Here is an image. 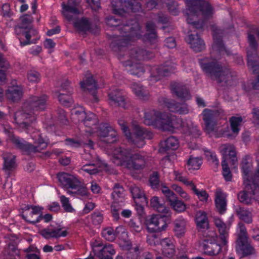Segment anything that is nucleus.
Listing matches in <instances>:
<instances>
[{
	"instance_id": "09e8293b",
	"label": "nucleus",
	"mask_w": 259,
	"mask_h": 259,
	"mask_svg": "<svg viewBox=\"0 0 259 259\" xmlns=\"http://www.w3.org/2000/svg\"><path fill=\"white\" fill-rule=\"evenodd\" d=\"M242 121L241 117L233 116L230 119L231 127L234 133H238L240 130V126Z\"/></svg>"
},
{
	"instance_id": "423d86ee",
	"label": "nucleus",
	"mask_w": 259,
	"mask_h": 259,
	"mask_svg": "<svg viewBox=\"0 0 259 259\" xmlns=\"http://www.w3.org/2000/svg\"><path fill=\"white\" fill-rule=\"evenodd\" d=\"M186 8L184 13L187 23L192 28L202 27L204 22L212 17L214 9L205 0H185Z\"/></svg>"
},
{
	"instance_id": "69168bd1",
	"label": "nucleus",
	"mask_w": 259,
	"mask_h": 259,
	"mask_svg": "<svg viewBox=\"0 0 259 259\" xmlns=\"http://www.w3.org/2000/svg\"><path fill=\"white\" fill-rule=\"evenodd\" d=\"M177 156L176 155L172 152L171 153H166L165 155L164 156V157L162 159L164 162L166 161H174L176 160Z\"/></svg>"
},
{
	"instance_id": "49530a36",
	"label": "nucleus",
	"mask_w": 259,
	"mask_h": 259,
	"mask_svg": "<svg viewBox=\"0 0 259 259\" xmlns=\"http://www.w3.org/2000/svg\"><path fill=\"white\" fill-rule=\"evenodd\" d=\"M149 182L150 186L153 189L158 190L160 186L159 175L157 171H153L149 176Z\"/></svg>"
},
{
	"instance_id": "4c0bfd02",
	"label": "nucleus",
	"mask_w": 259,
	"mask_h": 259,
	"mask_svg": "<svg viewBox=\"0 0 259 259\" xmlns=\"http://www.w3.org/2000/svg\"><path fill=\"white\" fill-rule=\"evenodd\" d=\"M174 232L175 235L179 237H182L186 231V223L184 219H177L174 222Z\"/></svg>"
},
{
	"instance_id": "c03bdc74",
	"label": "nucleus",
	"mask_w": 259,
	"mask_h": 259,
	"mask_svg": "<svg viewBox=\"0 0 259 259\" xmlns=\"http://www.w3.org/2000/svg\"><path fill=\"white\" fill-rule=\"evenodd\" d=\"M236 212L239 218L244 222L249 224L252 222L251 213L243 207H238L236 209Z\"/></svg>"
},
{
	"instance_id": "dca6fc26",
	"label": "nucleus",
	"mask_w": 259,
	"mask_h": 259,
	"mask_svg": "<svg viewBox=\"0 0 259 259\" xmlns=\"http://www.w3.org/2000/svg\"><path fill=\"white\" fill-rule=\"evenodd\" d=\"M6 79V74L4 70H0V85L4 82ZM16 81L12 82V85L9 86L6 90L5 94L3 90L0 87V100H2L5 95L7 98L12 101L19 100L23 96V89L21 87L15 84Z\"/></svg>"
},
{
	"instance_id": "ddd939ff",
	"label": "nucleus",
	"mask_w": 259,
	"mask_h": 259,
	"mask_svg": "<svg viewBox=\"0 0 259 259\" xmlns=\"http://www.w3.org/2000/svg\"><path fill=\"white\" fill-rule=\"evenodd\" d=\"M216 113L211 110L205 109L202 112L203 120L205 122L204 129L206 133L211 137L218 138L221 136H229L226 131H223V128L217 126L214 121Z\"/></svg>"
},
{
	"instance_id": "c9c22d12",
	"label": "nucleus",
	"mask_w": 259,
	"mask_h": 259,
	"mask_svg": "<svg viewBox=\"0 0 259 259\" xmlns=\"http://www.w3.org/2000/svg\"><path fill=\"white\" fill-rule=\"evenodd\" d=\"M131 88L135 95L140 99L146 100L149 96L148 91L140 83H132Z\"/></svg>"
},
{
	"instance_id": "0eeeda50",
	"label": "nucleus",
	"mask_w": 259,
	"mask_h": 259,
	"mask_svg": "<svg viewBox=\"0 0 259 259\" xmlns=\"http://www.w3.org/2000/svg\"><path fill=\"white\" fill-rule=\"evenodd\" d=\"M47 97L32 96L24 103L22 109L15 113L14 118L16 123L22 127H25L28 132H30L32 127L29 123H33L35 121V116L31 114L35 111L43 110L46 108Z\"/></svg>"
},
{
	"instance_id": "bf43d9fd",
	"label": "nucleus",
	"mask_w": 259,
	"mask_h": 259,
	"mask_svg": "<svg viewBox=\"0 0 259 259\" xmlns=\"http://www.w3.org/2000/svg\"><path fill=\"white\" fill-rule=\"evenodd\" d=\"M252 122L253 124L259 126V109L254 108L251 111Z\"/></svg>"
},
{
	"instance_id": "5fc2aeb1",
	"label": "nucleus",
	"mask_w": 259,
	"mask_h": 259,
	"mask_svg": "<svg viewBox=\"0 0 259 259\" xmlns=\"http://www.w3.org/2000/svg\"><path fill=\"white\" fill-rule=\"evenodd\" d=\"M192 190L194 193L198 196L201 201H207L208 194L207 193L205 190H202L199 191L196 187L195 184L191 187Z\"/></svg>"
},
{
	"instance_id": "72a5a7b5",
	"label": "nucleus",
	"mask_w": 259,
	"mask_h": 259,
	"mask_svg": "<svg viewBox=\"0 0 259 259\" xmlns=\"http://www.w3.org/2000/svg\"><path fill=\"white\" fill-rule=\"evenodd\" d=\"M241 168L243 174V184H258V179L255 178L254 176L249 178L252 169L251 163H241Z\"/></svg>"
},
{
	"instance_id": "79ce46f5",
	"label": "nucleus",
	"mask_w": 259,
	"mask_h": 259,
	"mask_svg": "<svg viewBox=\"0 0 259 259\" xmlns=\"http://www.w3.org/2000/svg\"><path fill=\"white\" fill-rule=\"evenodd\" d=\"M77 186L72 188V190H68L67 193L69 194L72 195L73 196H88L89 195V192L85 187H84L81 181L78 180V184H77Z\"/></svg>"
},
{
	"instance_id": "f704fd0d",
	"label": "nucleus",
	"mask_w": 259,
	"mask_h": 259,
	"mask_svg": "<svg viewBox=\"0 0 259 259\" xmlns=\"http://www.w3.org/2000/svg\"><path fill=\"white\" fill-rule=\"evenodd\" d=\"M221 152L223 156L222 162H236L237 160L234 148L231 145H223Z\"/></svg>"
},
{
	"instance_id": "3c124183",
	"label": "nucleus",
	"mask_w": 259,
	"mask_h": 259,
	"mask_svg": "<svg viewBox=\"0 0 259 259\" xmlns=\"http://www.w3.org/2000/svg\"><path fill=\"white\" fill-rule=\"evenodd\" d=\"M170 205L177 212H183L186 208L185 204L182 201L178 200V198L171 202Z\"/></svg>"
},
{
	"instance_id": "6e6552de",
	"label": "nucleus",
	"mask_w": 259,
	"mask_h": 259,
	"mask_svg": "<svg viewBox=\"0 0 259 259\" xmlns=\"http://www.w3.org/2000/svg\"><path fill=\"white\" fill-rule=\"evenodd\" d=\"M118 124L128 142L138 148H142L145 145V140L150 139L153 135L151 132L134 123L132 125L133 134H132L122 119L118 120Z\"/></svg>"
},
{
	"instance_id": "c85d7f7f",
	"label": "nucleus",
	"mask_w": 259,
	"mask_h": 259,
	"mask_svg": "<svg viewBox=\"0 0 259 259\" xmlns=\"http://www.w3.org/2000/svg\"><path fill=\"white\" fill-rule=\"evenodd\" d=\"M171 89L172 93L182 100H187L191 98V95L185 85L173 82L171 84Z\"/></svg>"
},
{
	"instance_id": "f257e3e1",
	"label": "nucleus",
	"mask_w": 259,
	"mask_h": 259,
	"mask_svg": "<svg viewBox=\"0 0 259 259\" xmlns=\"http://www.w3.org/2000/svg\"><path fill=\"white\" fill-rule=\"evenodd\" d=\"M213 43L212 46V55H217V59L205 58L199 60L202 69L211 78L217 80L222 85H231L234 78L230 71L227 68H223L218 64V60L223 55H230V53L224 47L222 41L223 31L212 27Z\"/></svg>"
},
{
	"instance_id": "052dcab7",
	"label": "nucleus",
	"mask_w": 259,
	"mask_h": 259,
	"mask_svg": "<svg viewBox=\"0 0 259 259\" xmlns=\"http://www.w3.org/2000/svg\"><path fill=\"white\" fill-rule=\"evenodd\" d=\"M204 154L206 158V160L210 162H217L218 161V159L217 158L215 153L210 150H205Z\"/></svg>"
},
{
	"instance_id": "aec40b11",
	"label": "nucleus",
	"mask_w": 259,
	"mask_h": 259,
	"mask_svg": "<svg viewBox=\"0 0 259 259\" xmlns=\"http://www.w3.org/2000/svg\"><path fill=\"white\" fill-rule=\"evenodd\" d=\"M176 68L174 63L166 62L164 65L158 67H154L151 69V80H158L161 76L169 75L174 72Z\"/></svg>"
},
{
	"instance_id": "a211bd4d",
	"label": "nucleus",
	"mask_w": 259,
	"mask_h": 259,
	"mask_svg": "<svg viewBox=\"0 0 259 259\" xmlns=\"http://www.w3.org/2000/svg\"><path fill=\"white\" fill-rule=\"evenodd\" d=\"M42 209L43 208L38 206L27 205L22 208L21 216L26 222L35 224L41 220Z\"/></svg>"
},
{
	"instance_id": "603ef678",
	"label": "nucleus",
	"mask_w": 259,
	"mask_h": 259,
	"mask_svg": "<svg viewBox=\"0 0 259 259\" xmlns=\"http://www.w3.org/2000/svg\"><path fill=\"white\" fill-rule=\"evenodd\" d=\"M118 165L124 166L130 170H141L145 167L144 163L140 164L138 163H118Z\"/></svg>"
},
{
	"instance_id": "c756f323",
	"label": "nucleus",
	"mask_w": 259,
	"mask_h": 259,
	"mask_svg": "<svg viewBox=\"0 0 259 259\" xmlns=\"http://www.w3.org/2000/svg\"><path fill=\"white\" fill-rule=\"evenodd\" d=\"M186 39L194 51L200 52L205 48V44L198 36L197 32L195 34H189Z\"/></svg>"
},
{
	"instance_id": "338daca9",
	"label": "nucleus",
	"mask_w": 259,
	"mask_h": 259,
	"mask_svg": "<svg viewBox=\"0 0 259 259\" xmlns=\"http://www.w3.org/2000/svg\"><path fill=\"white\" fill-rule=\"evenodd\" d=\"M106 23L110 27H116L119 25L118 20L113 17L107 18L106 20Z\"/></svg>"
},
{
	"instance_id": "9d476101",
	"label": "nucleus",
	"mask_w": 259,
	"mask_h": 259,
	"mask_svg": "<svg viewBox=\"0 0 259 259\" xmlns=\"http://www.w3.org/2000/svg\"><path fill=\"white\" fill-rule=\"evenodd\" d=\"M20 24L15 27V31L20 40V45L24 46L31 43L30 38L35 35L37 31L31 27V19L28 15L22 16L20 19Z\"/></svg>"
},
{
	"instance_id": "ea45409f",
	"label": "nucleus",
	"mask_w": 259,
	"mask_h": 259,
	"mask_svg": "<svg viewBox=\"0 0 259 259\" xmlns=\"http://www.w3.org/2000/svg\"><path fill=\"white\" fill-rule=\"evenodd\" d=\"M150 205L158 212L164 214L170 213L169 208L166 207L163 203H160L159 198L157 196H154L151 199Z\"/></svg>"
},
{
	"instance_id": "a18cd8bd",
	"label": "nucleus",
	"mask_w": 259,
	"mask_h": 259,
	"mask_svg": "<svg viewBox=\"0 0 259 259\" xmlns=\"http://www.w3.org/2000/svg\"><path fill=\"white\" fill-rule=\"evenodd\" d=\"M130 190L134 199H141L142 203L147 204L148 201L145 193L139 187L137 186H131Z\"/></svg>"
},
{
	"instance_id": "2f4dec72",
	"label": "nucleus",
	"mask_w": 259,
	"mask_h": 259,
	"mask_svg": "<svg viewBox=\"0 0 259 259\" xmlns=\"http://www.w3.org/2000/svg\"><path fill=\"white\" fill-rule=\"evenodd\" d=\"M82 169L90 175L96 174L102 170L110 171L108 165L106 163H96L87 164L83 166Z\"/></svg>"
},
{
	"instance_id": "9b49d317",
	"label": "nucleus",
	"mask_w": 259,
	"mask_h": 259,
	"mask_svg": "<svg viewBox=\"0 0 259 259\" xmlns=\"http://www.w3.org/2000/svg\"><path fill=\"white\" fill-rule=\"evenodd\" d=\"M32 138L34 141V146L19 138L15 139V143L20 149L27 154L40 152L47 148L49 140L47 138H43L39 131L32 135Z\"/></svg>"
},
{
	"instance_id": "58836bf2",
	"label": "nucleus",
	"mask_w": 259,
	"mask_h": 259,
	"mask_svg": "<svg viewBox=\"0 0 259 259\" xmlns=\"http://www.w3.org/2000/svg\"><path fill=\"white\" fill-rule=\"evenodd\" d=\"M195 221L197 227L205 229L209 228L206 213L203 211H198L196 214Z\"/></svg>"
},
{
	"instance_id": "0e129e2a",
	"label": "nucleus",
	"mask_w": 259,
	"mask_h": 259,
	"mask_svg": "<svg viewBox=\"0 0 259 259\" xmlns=\"http://www.w3.org/2000/svg\"><path fill=\"white\" fill-rule=\"evenodd\" d=\"M17 167L16 163H4L3 169L6 172H9L15 169Z\"/></svg>"
},
{
	"instance_id": "393cba45",
	"label": "nucleus",
	"mask_w": 259,
	"mask_h": 259,
	"mask_svg": "<svg viewBox=\"0 0 259 259\" xmlns=\"http://www.w3.org/2000/svg\"><path fill=\"white\" fill-rule=\"evenodd\" d=\"M57 177L60 185L67 189L74 188L78 184V178L66 172L59 173Z\"/></svg>"
},
{
	"instance_id": "412c9836",
	"label": "nucleus",
	"mask_w": 259,
	"mask_h": 259,
	"mask_svg": "<svg viewBox=\"0 0 259 259\" xmlns=\"http://www.w3.org/2000/svg\"><path fill=\"white\" fill-rule=\"evenodd\" d=\"M79 0H68L67 2H63L61 4L62 14L68 20L73 19L74 16L79 14L78 6Z\"/></svg>"
},
{
	"instance_id": "6e6d98bb",
	"label": "nucleus",
	"mask_w": 259,
	"mask_h": 259,
	"mask_svg": "<svg viewBox=\"0 0 259 259\" xmlns=\"http://www.w3.org/2000/svg\"><path fill=\"white\" fill-rule=\"evenodd\" d=\"M223 175L227 181H231L232 175L228 163H222Z\"/></svg>"
},
{
	"instance_id": "bb28decb",
	"label": "nucleus",
	"mask_w": 259,
	"mask_h": 259,
	"mask_svg": "<svg viewBox=\"0 0 259 259\" xmlns=\"http://www.w3.org/2000/svg\"><path fill=\"white\" fill-rule=\"evenodd\" d=\"M80 87L84 91H88L91 94L95 102L99 101L96 95L97 86L92 75H89V76L87 77L85 80L81 81Z\"/></svg>"
},
{
	"instance_id": "864d4df0",
	"label": "nucleus",
	"mask_w": 259,
	"mask_h": 259,
	"mask_svg": "<svg viewBox=\"0 0 259 259\" xmlns=\"http://www.w3.org/2000/svg\"><path fill=\"white\" fill-rule=\"evenodd\" d=\"M27 77L29 82L33 83H37L40 79L39 73L36 71L32 70L28 72Z\"/></svg>"
},
{
	"instance_id": "a878e982",
	"label": "nucleus",
	"mask_w": 259,
	"mask_h": 259,
	"mask_svg": "<svg viewBox=\"0 0 259 259\" xmlns=\"http://www.w3.org/2000/svg\"><path fill=\"white\" fill-rule=\"evenodd\" d=\"M163 103L170 112L180 114H186L189 112L187 105L185 103L179 104L175 101L169 99H165L163 101Z\"/></svg>"
},
{
	"instance_id": "680f3d73",
	"label": "nucleus",
	"mask_w": 259,
	"mask_h": 259,
	"mask_svg": "<svg viewBox=\"0 0 259 259\" xmlns=\"http://www.w3.org/2000/svg\"><path fill=\"white\" fill-rule=\"evenodd\" d=\"M215 225L219 229V232H225L226 231V224L220 219H215Z\"/></svg>"
},
{
	"instance_id": "39448f33",
	"label": "nucleus",
	"mask_w": 259,
	"mask_h": 259,
	"mask_svg": "<svg viewBox=\"0 0 259 259\" xmlns=\"http://www.w3.org/2000/svg\"><path fill=\"white\" fill-rule=\"evenodd\" d=\"M71 119L75 122L82 121L83 124L89 127L86 132L90 135L97 133L98 135L106 138L104 140L108 143H114L117 140L116 132L108 123L97 124L98 119L94 113H86L81 106H77L71 111Z\"/></svg>"
},
{
	"instance_id": "f03ea898",
	"label": "nucleus",
	"mask_w": 259,
	"mask_h": 259,
	"mask_svg": "<svg viewBox=\"0 0 259 259\" xmlns=\"http://www.w3.org/2000/svg\"><path fill=\"white\" fill-rule=\"evenodd\" d=\"M144 123L163 131L173 133L181 130L182 132L195 138L200 135L197 126L191 120L184 122L181 118L175 116H169L155 110L145 112Z\"/></svg>"
},
{
	"instance_id": "7ed1b4c3",
	"label": "nucleus",
	"mask_w": 259,
	"mask_h": 259,
	"mask_svg": "<svg viewBox=\"0 0 259 259\" xmlns=\"http://www.w3.org/2000/svg\"><path fill=\"white\" fill-rule=\"evenodd\" d=\"M122 35L118 40L116 45L112 43L111 47L115 51L126 52V47L137 39L142 38L144 41L153 43L156 39L155 26L153 22H148L146 24V34L142 35L139 24L136 20H131L128 24L124 25L121 28Z\"/></svg>"
},
{
	"instance_id": "b1692460",
	"label": "nucleus",
	"mask_w": 259,
	"mask_h": 259,
	"mask_svg": "<svg viewBox=\"0 0 259 259\" xmlns=\"http://www.w3.org/2000/svg\"><path fill=\"white\" fill-rule=\"evenodd\" d=\"M60 226H55L53 224H51L50 227L41 230L40 234L46 239H49L51 238H58L61 236L65 237L68 234L66 231H63L60 232L62 230Z\"/></svg>"
},
{
	"instance_id": "20e7f679",
	"label": "nucleus",
	"mask_w": 259,
	"mask_h": 259,
	"mask_svg": "<svg viewBox=\"0 0 259 259\" xmlns=\"http://www.w3.org/2000/svg\"><path fill=\"white\" fill-rule=\"evenodd\" d=\"M146 3L149 10L160 8L165 4L171 15L177 16L179 13L178 4L174 0H147ZM111 4L113 13L122 17L135 16L134 13L141 9L136 0H112Z\"/></svg>"
},
{
	"instance_id": "37998d69",
	"label": "nucleus",
	"mask_w": 259,
	"mask_h": 259,
	"mask_svg": "<svg viewBox=\"0 0 259 259\" xmlns=\"http://www.w3.org/2000/svg\"><path fill=\"white\" fill-rule=\"evenodd\" d=\"M5 238L9 240L8 244V247L6 249L8 251L12 252L15 254L20 255V251L18 250L16 243L15 242V240L17 239L16 236L13 234H7L5 236Z\"/></svg>"
},
{
	"instance_id": "e433bc0d",
	"label": "nucleus",
	"mask_w": 259,
	"mask_h": 259,
	"mask_svg": "<svg viewBox=\"0 0 259 259\" xmlns=\"http://www.w3.org/2000/svg\"><path fill=\"white\" fill-rule=\"evenodd\" d=\"M223 195V194L221 191H217L215 204L218 212L220 214L224 213L226 210V200Z\"/></svg>"
},
{
	"instance_id": "8fccbe9b",
	"label": "nucleus",
	"mask_w": 259,
	"mask_h": 259,
	"mask_svg": "<svg viewBox=\"0 0 259 259\" xmlns=\"http://www.w3.org/2000/svg\"><path fill=\"white\" fill-rule=\"evenodd\" d=\"M124 189L121 185L116 183L113 187V192L112 193V197L115 201L118 200L120 198H123Z\"/></svg>"
},
{
	"instance_id": "774afa93",
	"label": "nucleus",
	"mask_w": 259,
	"mask_h": 259,
	"mask_svg": "<svg viewBox=\"0 0 259 259\" xmlns=\"http://www.w3.org/2000/svg\"><path fill=\"white\" fill-rule=\"evenodd\" d=\"M165 46L168 48H174L176 46V41L172 37L167 38L165 40Z\"/></svg>"
},
{
	"instance_id": "e2e57ef3",
	"label": "nucleus",
	"mask_w": 259,
	"mask_h": 259,
	"mask_svg": "<svg viewBox=\"0 0 259 259\" xmlns=\"http://www.w3.org/2000/svg\"><path fill=\"white\" fill-rule=\"evenodd\" d=\"M201 163H187L185 165V168L191 172L192 170L199 169Z\"/></svg>"
},
{
	"instance_id": "f3484780",
	"label": "nucleus",
	"mask_w": 259,
	"mask_h": 259,
	"mask_svg": "<svg viewBox=\"0 0 259 259\" xmlns=\"http://www.w3.org/2000/svg\"><path fill=\"white\" fill-rule=\"evenodd\" d=\"M244 190L238 194V198L239 201L245 204H250L251 203L252 198L259 203V187L257 184H243Z\"/></svg>"
},
{
	"instance_id": "473e14b6",
	"label": "nucleus",
	"mask_w": 259,
	"mask_h": 259,
	"mask_svg": "<svg viewBox=\"0 0 259 259\" xmlns=\"http://www.w3.org/2000/svg\"><path fill=\"white\" fill-rule=\"evenodd\" d=\"M161 245L162 254L170 258L175 254V246L172 241L168 238H164L161 240L160 242Z\"/></svg>"
},
{
	"instance_id": "5701e85b",
	"label": "nucleus",
	"mask_w": 259,
	"mask_h": 259,
	"mask_svg": "<svg viewBox=\"0 0 259 259\" xmlns=\"http://www.w3.org/2000/svg\"><path fill=\"white\" fill-rule=\"evenodd\" d=\"M108 96L111 103L124 109L128 108V102L122 91L116 90L110 93Z\"/></svg>"
},
{
	"instance_id": "6ab92c4d",
	"label": "nucleus",
	"mask_w": 259,
	"mask_h": 259,
	"mask_svg": "<svg viewBox=\"0 0 259 259\" xmlns=\"http://www.w3.org/2000/svg\"><path fill=\"white\" fill-rule=\"evenodd\" d=\"M92 249L94 255L98 259H113L112 256L115 253L112 245H104L98 241L93 244Z\"/></svg>"
},
{
	"instance_id": "7c9ffc66",
	"label": "nucleus",
	"mask_w": 259,
	"mask_h": 259,
	"mask_svg": "<svg viewBox=\"0 0 259 259\" xmlns=\"http://www.w3.org/2000/svg\"><path fill=\"white\" fill-rule=\"evenodd\" d=\"M201 245L204 253L210 256L218 255L221 250L219 244L208 240H204Z\"/></svg>"
},
{
	"instance_id": "2eb2a0df",
	"label": "nucleus",
	"mask_w": 259,
	"mask_h": 259,
	"mask_svg": "<svg viewBox=\"0 0 259 259\" xmlns=\"http://www.w3.org/2000/svg\"><path fill=\"white\" fill-rule=\"evenodd\" d=\"M238 226L240 233L238 235L236 240V251L242 254V257H245L254 253V248L248 242L246 229L242 223H239Z\"/></svg>"
},
{
	"instance_id": "4468645a",
	"label": "nucleus",
	"mask_w": 259,
	"mask_h": 259,
	"mask_svg": "<svg viewBox=\"0 0 259 259\" xmlns=\"http://www.w3.org/2000/svg\"><path fill=\"white\" fill-rule=\"evenodd\" d=\"M111 154L115 159L120 160V162H145L148 160L144 152H135L131 150L122 149L121 148L115 149Z\"/></svg>"
},
{
	"instance_id": "13d9d810",
	"label": "nucleus",
	"mask_w": 259,
	"mask_h": 259,
	"mask_svg": "<svg viewBox=\"0 0 259 259\" xmlns=\"http://www.w3.org/2000/svg\"><path fill=\"white\" fill-rule=\"evenodd\" d=\"M91 218L93 224L99 225L103 222V217L100 212H95L92 214Z\"/></svg>"
},
{
	"instance_id": "4d7b16f0",
	"label": "nucleus",
	"mask_w": 259,
	"mask_h": 259,
	"mask_svg": "<svg viewBox=\"0 0 259 259\" xmlns=\"http://www.w3.org/2000/svg\"><path fill=\"white\" fill-rule=\"evenodd\" d=\"M60 200L64 210L67 212H71L73 210L71 204L69 203V199L65 196H61L60 197Z\"/></svg>"
},
{
	"instance_id": "a19ab883",
	"label": "nucleus",
	"mask_w": 259,
	"mask_h": 259,
	"mask_svg": "<svg viewBox=\"0 0 259 259\" xmlns=\"http://www.w3.org/2000/svg\"><path fill=\"white\" fill-rule=\"evenodd\" d=\"M179 141L174 137H170L161 143V150H176L178 148Z\"/></svg>"
},
{
	"instance_id": "cd10ccee",
	"label": "nucleus",
	"mask_w": 259,
	"mask_h": 259,
	"mask_svg": "<svg viewBox=\"0 0 259 259\" xmlns=\"http://www.w3.org/2000/svg\"><path fill=\"white\" fill-rule=\"evenodd\" d=\"M127 259H152L153 254L149 251H143L138 247L131 248L126 253Z\"/></svg>"
},
{
	"instance_id": "1a4fd4ad",
	"label": "nucleus",
	"mask_w": 259,
	"mask_h": 259,
	"mask_svg": "<svg viewBox=\"0 0 259 259\" xmlns=\"http://www.w3.org/2000/svg\"><path fill=\"white\" fill-rule=\"evenodd\" d=\"M152 53L150 52L140 49H134L130 51V56L127 57L128 60L123 62L124 66H130L132 67L130 70L131 73L133 75L140 77L142 75L145 71L144 66L139 63H132L131 62L134 60H147L153 57Z\"/></svg>"
},
{
	"instance_id": "de8ad7c7",
	"label": "nucleus",
	"mask_w": 259,
	"mask_h": 259,
	"mask_svg": "<svg viewBox=\"0 0 259 259\" xmlns=\"http://www.w3.org/2000/svg\"><path fill=\"white\" fill-rule=\"evenodd\" d=\"M74 27L79 31L86 32L90 28V24L88 20L84 18L76 21L74 23Z\"/></svg>"
},
{
	"instance_id": "f8f14e48",
	"label": "nucleus",
	"mask_w": 259,
	"mask_h": 259,
	"mask_svg": "<svg viewBox=\"0 0 259 259\" xmlns=\"http://www.w3.org/2000/svg\"><path fill=\"white\" fill-rule=\"evenodd\" d=\"M170 213L151 215L147 217L145 224L148 232L156 233L165 230L170 222Z\"/></svg>"
},
{
	"instance_id": "4be33fe9",
	"label": "nucleus",
	"mask_w": 259,
	"mask_h": 259,
	"mask_svg": "<svg viewBox=\"0 0 259 259\" xmlns=\"http://www.w3.org/2000/svg\"><path fill=\"white\" fill-rule=\"evenodd\" d=\"M61 91L63 93L60 94L56 93L55 96L62 105L66 107H70L73 103V100L71 96L73 91L69 86L68 81H66L61 85Z\"/></svg>"
}]
</instances>
